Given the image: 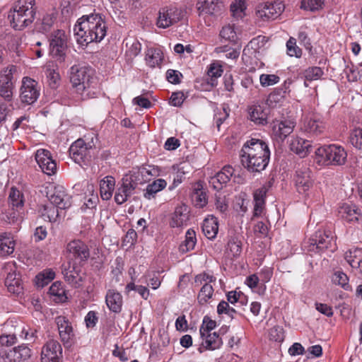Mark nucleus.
Masks as SVG:
<instances>
[{
    "label": "nucleus",
    "instance_id": "nucleus-38",
    "mask_svg": "<svg viewBox=\"0 0 362 362\" xmlns=\"http://www.w3.org/2000/svg\"><path fill=\"white\" fill-rule=\"evenodd\" d=\"M163 60V53L158 48L148 49L146 54V61L147 64L151 67H160Z\"/></svg>",
    "mask_w": 362,
    "mask_h": 362
},
{
    "label": "nucleus",
    "instance_id": "nucleus-10",
    "mask_svg": "<svg viewBox=\"0 0 362 362\" xmlns=\"http://www.w3.org/2000/svg\"><path fill=\"white\" fill-rule=\"evenodd\" d=\"M46 189V196L52 204L60 209H66L71 206V197L63 186L49 185Z\"/></svg>",
    "mask_w": 362,
    "mask_h": 362
},
{
    "label": "nucleus",
    "instance_id": "nucleus-12",
    "mask_svg": "<svg viewBox=\"0 0 362 362\" xmlns=\"http://www.w3.org/2000/svg\"><path fill=\"white\" fill-rule=\"evenodd\" d=\"M182 11L176 7H163L158 11L156 25L158 28H167L182 18Z\"/></svg>",
    "mask_w": 362,
    "mask_h": 362
},
{
    "label": "nucleus",
    "instance_id": "nucleus-39",
    "mask_svg": "<svg viewBox=\"0 0 362 362\" xmlns=\"http://www.w3.org/2000/svg\"><path fill=\"white\" fill-rule=\"evenodd\" d=\"M191 197L195 205L199 208L204 206L207 204L206 194L203 189V185L201 182H197L191 194Z\"/></svg>",
    "mask_w": 362,
    "mask_h": 362
},
{
    "label": "nucleus",
    "instance_id": "nucleus-21",
    "mask_svg": "<svg viewBox=\"0 0 362 362\" xmlns=\"http://www.w3.org/2000/svg\"><path fill=\"white\" fill-rule=\"evenodd\" d=\"M234 173V169L230 165L224 166L209 180V184L216 190L221 189L230 180Z\"/></svg>",
    "mask_w": 362,
    "mask_h": 362
},
{
    "label": "nucleus",
    "instance_id": "nucleus-64",
    "mask_svg": "<svg viewBox=\"0 0 362 362\" xmlns=\"http://www.w3.org/2000/svg\"><path fill=\"white\" fill-rule=\"evenodd\" d=\"M194 281L196 284H210L215 283L216 282V278L212 276L209 275L206 273H202L200 274H198L195 276Z\"/></svg>",
    "mask_w": 362,
    "mask_h": 362
},
{
    "label": "nucleus",
    "instance_id": "nucleus-5",
    "mask_svg": "<svg viewBox=\"0 0 362 362\" xmlns=\"http://www.w3.org/2000/svg\"><path fill=\"white\" fill-rule=\"evenodd\" d=\"M318 163L324 165H341L346 160L347 153L341 146L330 144L319 147L315 151Z\"/></svg>",
    "mask_w": 362,
    "mask_h": 362
},
{
    "label": "nucleus",
    "instance_id": "nucleus-49",
    "mask_svg": "<svg viewBox=\"0 0 362 362\" xmlns=\"http://www.w3.org/2000/svg\"><path fill=\"white\" fill-rule=\"evenodd\" d=\"M18 337L21 339L26 340L29 342H34L35 339H37V330L30 329V328H25V327H18Z\"/></svg>",
    "mask_w": 362,
    "mask_h": 362
},
{
    "label": "nucleus",
    "instance_id": "nucleus-35",
    "mask_svg": "<svg viewBox=\"0 0 362 362\" xmlns=\"http://www.w3.org/2000/svg\"><path fill=\"white\" fill-rule=\"evenodd\" d=\"M267 192V188L265 186L256 189L254 192V216H259L261 215L265 204V197Z\"/></svg>",
    "mask_w": 362,
    "mask_h": 362
},
{
    "label": "nucleus",
    "instance_id": "nucleus-8",
    "mask_svg": "<svg viewBox=\"0 0 362 362\" xmlns=\"http://www.w3.org/2000/svg\"><path fill=\"white\" fill-rule=\"evenodd\" d=\"M335 249V241L330 230H317L310 239L309 250L316 252Z\"/></svg>",
    "mask_w": 362,
    "mask_h": 362
},
{
    "label": "nucleus",
    "instance_id": "nucleus-53",
    "mask_svg": "<svg viewBox=\"0 0 362 362\" xmlns=\"http://www.w3.org/2000/svg\"><path fill=\"white\" fill-rule=\"evenodd\" d=\"M18 327L15 329L13 334H3L0 336V344L2 346H11L18 341Z\"/></svg>",
    "mask_w": 362,
    "mask_h": 362
},
{
    "label": "nucleus",
    "instance_id": "nucleus-62",
    "mask_svg": "<svg viewBox=\"0 0 362 362\" xmlns=\"http://www.w3.org/2000/svg\"><path fill=\"white\" fill-rule=\"evenodd\" d=\"M255 234L258 238H264L268 235L269 229L267 226L262 221H258L253 227Z\"/></svg>",
    "mask_w": 362,
    "mask_h": 362
},
{
    "label": "nucleus",
    "instance_id": "nucleus-51",
    "mask_svg": "<svg viewBox=\"0 0 362 362\" xmlns=\"http://www.w3.org/2000/svg\"><path fill=\"white\" fill-rule=\"evenodd\" d=\"M349 141L356 148L362 151V129L356 128L350 134Z\"/></svg>",
    "mask_w": 362,
    "mask_h": 362
},
{
    "label": "nucleus",
    "instance_id": "nucleus-56",
    "mask_svg": "<svg viewBox=\"0 0 362 362\" xmlns=\"http://www.w3.org/2000/svg\"><path fill=\"white\" fill-rule=\"evenodd\" d=\"M22 211L12 210V207L4 214L3 219L8 223H14L21 220Z\"/></svg>",
    "mask_w": 362,
    "mask_h": 362
},
{
    "label": "nucleus",
    "instance_id": "nucleus-50",
    "mask_svg": "<svg viewBox=\"0 0 362 362\" xmlns=\"http://www.w3.org/2000/svg\"><path fill=\"white\" fill-rule=\"evenodd\" d=\"M53 62H49L46 66V75L49 80V85L52 88H55L57 83L60 80L59 73L54 70Z\"/></svg>",
    "mask_w": 362,
    "mask_h": 362
},
{
    "label": "nucleus",
    "instance_id": "nucleus-3",
    "mask_svg": "<svg viewBox=\"0 0 362 362\" xmlns=\"http://www.w3.org/2000/svg\"><path fill=\"white\" fill-rule=\"evenodd\" d=\"M70 81L78 100L96 98L99 93L98 81L90 67L72 66L70 69Z\"/></svg>",
    "mask_w": 362,
    "mask_h": 362
},
{
    "label": "nucleus",
    "instance_id": "nucleus-59",
    "mask_svg": "<svg viewBox=\"0 0 362 362\" xmlns=\"http://www.w3.org/2000/svg\"><path fill=\"white\" fill-rule=\"evenodd\" d=\"M269 339L274 341L281 342L284 339V332L283 328L279 326H275L270 329L269 332Z\"/></svg>",
    "mask_w": 362,
    "mask_h": 362
},
{
    "label": "nucleus",
    "instance_id": "nucleus-4",
    "mask_svg": "<svg viewBox=\"0 0 362 362\" xmlns=\"http://www.w3.org/2000/svg\"><path fill=\"white\" fill-rule=\"evenodd\" d=\"M35 0H18L14 6L11 25L16 30H22L35 19L36 8Z\"/></svg>",
    "mask_w": 362,
    "mask_h": 362
},
{
    "label": "nucleus",
    "instance_id": "nucleus-22",
    "mask_svg": "<svg viewBox=\"0 0 362 362\" xmlns=\"http://www.w3.org/2000/svg\"><path fill=\"white\" fill-rule=\"evenodd\" d=\"M189 220V210L185 204L177 206L171 216L170 226L173 228H180L187 224Z\"/></svg>",
    "mask_w": 362,
    "mask_h": 362
},
{
    "label": "nucleus",
    "instance_id": "nucleus-9",
    "mask_svg": "<svg viewBox=\"0 0 362 362\" xmlns=\"http://www.w3.org/2000/svg\"><path fill=\"white\" fill-rule=\"evenodd\" d=\"M40 90L38 83L35 80L28 76L23 77L20 88L21 102L28 105H33L39 98Z\"/></svg>",
    "mask_w": 362,
    "mask_h": 362
},
{
    "label": "nucleus",
    "instance_id": "nucleus-26",
    "mask_svg": "<svg viewBox=\"0 0 362 362\" xmlns=\"http://www.w3.org/2000/svg\"><path fill=\"white\" fill-rule=\"evenodd\" d=\"M202 339V346L198 349L199 353H202L204 350L219 349L223 344L221 338L216 332H207Z\"/></svg>",
    "mask_w": 362,
    "mask_h": 362
},
{
    "label": "nucleus",
    "instance_id": "nucleus-17",
    "mask_svg": "<svg viewBox=\"0 0 362 362\" xmlns=\"http://www.w3.org/2000/svg\"><path fill=\"white\" fill-rule=\"evenodd\" d=\"M35 160L42 172L48 175L54 174L57 170V164L52 158L48 150L39 149L35 153Z\"/></svg>",
    "mask_w": 362,
    "mask_h": 362
},
{
    "label": "nucleus",
    "instance_id": "nucleus-34",
    "mask_svg": "<svg viewBox=\"0 0 362 362\" xmlns=\"http://www.w3.org/2000/svg\"><path fill=\"white\" fill-rule=\"evenodd\" d=\"M303 128L308 134L317 136L324 132L325 124L320 118L315 117L305 120Z\"/></svg>",
    "mask_w": 362,
    "mask_h": 362
},
{
    "label": "nucleus",
    "instance_id": "nucleus-63",
    "mask_svg": "<svg viewBox=\"0 0 362 362\" xmlns=\"http://www.w3.org/2000/svg\"><path fill=\"white\" fill-rule=\"evenodd\" d=\"M54 22V17L52 15H46L43 17L41 25L39 28L40 31L42 33H47L49 32Z\"/></svg>",
    "mask_w": 362,
    "mask_h": 362
},
{
    "label": "nucleus",
    "instance_id": "nucleus-36",
    "mask_svg": "<svg viewBox=\"0 0 362 362\" xmlns=\"http://www.w3.org/2000/svg\"><path fill=\"white\" fill-rule=\"evenodd\" d=\"M291 148L300 157H305L311 151L312 145L308 140L302 138H296L292 141Z\"/></svg>",
    "mask_w": 362,
    "mask_h": 362
},
{
    "label": "nucleus",
    "instance_id": "nucleus-13",
    "mask_svg": "<svg viewBox=\"0 0 362 362\" xmlns=\"http://www.w3.org/2000/svg\"><path fill=\"white\" fill-rule=\"evenodd\" d=\"M311 174L310 170L306 167H303L296 171L293 180L299 193H306L313 187V179Z\"/></svg>",
    "mask_w": 362,
    "mask_h": 362
},
{
    "label": "nucleus",
    "instance_id": "nucleus-43",
    "mask_svg": "<svg viewBox=\"0 0 362 362\" xmlns=\"http://www.w3.org/2000/svg\"><path fill=\"white\" fill-rule=\"evenodd\" d=\"M214 287L212 284H204L197 295V302L200 305H204L209 303V300L214 296Z\"/></svg>",
    "mask_w": 362,
    "mask_h": 362
},
{
    "label": "nucleus",
    "instance_id": "nucleus-42",
    "mask_svg": "<svg viewBox=\"0 0 362 362\" xmlns=\"http://www.w3.org/2000/svg\"><path fill=\"white\" fill-rule=\"evenodd\" d=\"M197 243V238L195 231L190 228L188 229L185 234V240L180 245L179 250L182 253H186L194 249Z\"/></svg>",
    "mask_w": 362,
    "mask_h": 362
},
{
    "label": "nucleus",
    "instance_id": "nucleus-40",
    "mask_svg": "<svg viewBox=\"0 0 362 362\" xmlns=\"http://www.w3.org/2000/svg\"><path fill=\"white\" fill-rule=\"evenodd\" d=\"M9 206L12 210L23 211L24 200L23 194L17 189L12 187L8 196Z\"/></svg>",
    "mask_w": 362,
    "mask_h": 362
},
{
    "label": "nucleus",
    "instance_id": "nucleus-60",
    "mask_svg": "<svg viewBox=\"0 0 362 362\" xmlns=\"http://www.w3.org/2000/svg\"><path fill=\"white\" fill-rule=\"evenodd\" d=\"M216 325V322L214 320H209L206 317L204 318L203 325L200 327L199 332L202 338H204L207 332H211Z\"/></svg>",
    "mask_w": 362,
    "mask_h": 362
},
{
    "label": "nucleus",
    "instance_id": "nucleus-14",
    "mask_svg": "<svg viewBox=\"0 0 362 362\" xmlns=\"http://www.w3.org/2000/svg\"><path fill=\"white\" fill-rule=\"evenodd\" d=\"M70 257L78 259L80 262H86L90 257V250L88 245L81 240L70 241L66 247Z\"/></svg>",
    "mask_w": 362,
    "mask_h": 362
},
{
    "label": "nucleus",
    "instance_id": "nucleus-11",
    "mask_svg": "<svg viewBox=\"0 0 362 362\" xmlns=\"http://www.w3.org/2000/svg\"><path fill=\"white\" fill-rule=\"evenodd\" d=\"M59 338L64 346H71L75 339V333L71 322L65 316L59 315L54 319Z\"/></svg>",
    "mask_w": 362,
    "mask_h": 362
},
{
    "label": "nucleus",
    "instance_id": "nucleus-2",
    "mask_svg": "<svg viewBox=\"0 0 362 362\" xmlns=\"http://www.w3.org/2000/svg\"><path fill=\"white\" fill-rule=\"evenodd\" d=\"M242 165L250 172L264 170L267 166L270 151L267 144L262 140L251 139L243 146L240 151Z\"/></svg>",
    "mask_w": 362,
    "mask_h": 362
},
{
    "label": "nucleus",
    "instance_id": "nucleus-37",
    "mask_svg": "<svg viewBox=\"0 0 362 362\" xmlns=\"http://www.w3.org/2000/svg\"><path fill=\"white\" fill-rule=\"evenodd\" d=\"M115 180L112 176H107L100 181V196L103 200H109L115 189Z\"/></svg>",
    "mask_w": 362,
    "mask_h": 362
},
{
    "label": "nucleus",
    "instance_id": "nucleus-1",
    "mask_svg": "<svg viewBox=\"0 0 362 362\" xmlns=\"http://www.w3.org/2000/svg\"><path fill=\"white\" fill-rule=\"evenodd\" d=\"M107 24L99 13L85 15L78 19L74 32L76 42L86 46L91 42H99L106 36Z\"/></svg>",
    "mask_w": 362,
    "mask_h": 362
},
{
    "label": "nucleus",
    "instance_id": "nucleus-25",
    "mask_svg": "<svg viewBox=\"0 0 362 362\" xmlns=\"http://www.w3.org/2000/svg\"><path fill=\"white\" fill-rule=\"evenodd\" d=\"M11 70L8 74L0 77V96L7 101H11L13 98V83L12 82Z\"/></svg>",
    "mask_w": 362,
    "mask_h": 362
},
{
    "label": "nucleus",
    "instance_id": "nucleus-52",
    "mask_svg": "<svg viewBox=\"0 0 362 362\" xmlns=\"http://www.w3.org/2000/svg\"><path fill=\"white\" fill-rule=\"evenodd\" d=\"M220 36L222 38L233 42H236L238 39L234 26L232 25L223 26L220 32Z\"/></svg>",
    "mask_w": 362,
    "mask_h": 362
},
{
    "label": "nucleus",
    "instance_id": "nucleus-44",
    "mask_svg": "<svg viewBox=\"0 0 362 362\" xmlns=\"http://www.w3.org/2000/svg\"><path fill=\"white\" fill-rule=\"evenodd\" d=\"M39 212L45 221L52 222L58 216V209L54 205H42Z\"/></svg>",
    "mask_w": 362,
    "mask_h": 362
},
{
    "label": "nucleus",
    "instance_id": "nucleus-7",
    "mask_svg": "<svg viewBox=\"0 0 362 362\" xmlns=\"http://www.w3.org/2000/svg\"><path fill=\"white\" fill-rule=\"evenodd\" d=\"M66 43L67 37L64 30H57L52 35L49 42L50 52L60 65H64Z\"/></svg>",
    "mask_w": 362,
    "mask_h": 362
},
{
    "label": "nucleus",
    "instance_id": "nucleus-48",
    "mask_svg": "<svg viewBox=\"0 0 362 362\" xmlns=\"http://www.w3.org/2000/svg\"><path fill=\"white\" fill-rule=\"evenodd\" d=\"M49 293L51 296H55L54 300L64 302L66 296H65V291L62 287V283L57 281L52 284L49 288Z\"/></svg>",
    "mask_w": 362,
    "mask_h": 362
},
{
    "label": "nucleus",
    "instance_id": "nucleus-6",
    "mask_svg": "<svg viewBox=\"0 0 362 362\" xmlns=\"http://www.w3.org/2000/svg\"><path fill=\"white\" fill-rule=\"evenodd\" d=\"M94 151L92 145L86 144L82 139L76 140L69 148L71 158L83 169L90 165L94 158Z\"/></svg>",
    "mask_w": 362,
    "mask_h": 362
},
{
    "label": "nucleus",
    "instance_id": "nucleus-15",
    "mask_svg": "<svg viewBox=\"0 0 362 362\" xmlns=\"http://www.w3.org/2000/svg\"><path fill=\"white\" fill-rule=\"evenodd\" d=\"M137 183L134 179V175H126L122 178V185L119 187L115 195V201L117 204L124 203L136 187Z\"/></svg>",
    "mask_w": 362,
    "mask_h": 362
},
{
    "label": "nucleus",
    "instance_id": "nucleus-41",
    "mask_svg": "<svg viewBox=\"0 0 362 362\" xmlns=\"http://www.w3.org/2000/svg\"><path fill=\"white\" fill-rule=\"evenodd\" d=\"M167 185V182L163 179H157L152 183L147 185L144 196L147 199H151L155 197L157 192L163 189Z\"/></svg>",
    "mask_w": 362,
    "mask_h": 362
},
{
    "label": "nucleus",
    "instance_id": "nucleus-30",
    "mask_svg": "<svg viewBox=\"0 0 362 362\" xmlns=\"http://www.w3.org/2000/svg\"><path fill=\"white\" fill-rule=\"evenodd\" d=\"M338 214L340 218L348 222L357 221L360 215L358 209L356 206L346 203L339 207Z\"/></svg>",
    "mask_w": 362,
    "mask_h": 362
},
{
    "label": "nucleus",
    "instance_id": "nucleus-23",
    "mask_svg": "<svg viewBox=\"0 0 362 362\" xmlns=\"http://www.w3.org/2000/svg\"><path fill=\"white\" fill-rule=\"evenodd\" d=\"M13 264H8L5 267L6 270H10L5 280V285L9 292L18 294L23 290L22 282L16 271H13Z\"/></svg>",
    "mask_w": 362,
    "mask_h": 362
},
{
    "label": "nucleus",
    "instance_id": "nucleus-18",
    "mask_svg": "<svg viewBox=\"0 0 362 362\" xmlns=\"http://www.w3.org/2000/svg\"><path fill=\"white\" fill-rule=\"evenodd\" d=\"M282 11L283 5L281 3H265L257 6L256 15L263 21H269L277 18Z\"/></svg>",
    "mask_w": 362,
    "mask_h": 362
},
{
    "label": "nucleus",
    "instance_id": "nucleus-24",
    "mask_svg": "<svg viewBox=\"0 0 362 362\" xmlns=\"http://www.w3.org/2000/svg\"><path fill=\"white\" fill-rule=\"evenodd\" d=\"M269 109L267 106L253 105L249 108V117L251 121L258 124H266L267 123Z\"/></svg>",
    "mask_w": 362,
    "mask_h": 362
},
{
    "label": "nucleus",
    "instance_id": "nucleus-61",
    "mask_svg": "<svg viewBox=\"0 0 362 362\" xmlns=\"http://www.w3.org/2000/svg\"><path fill=\"white\" fill-rule=\"evenodd\" d=\"M279 79V77L275 74H262L259 77L260 83L264 87L277 83Z\"/></svg>",
    "mask_w": 362,
    "mask_h": 362
},
{
    "label": "nucleus",
    "instance_id": "nucleus-55",
    "mask_svg": "<svg viewBox=\"0 0 362 362\" xmlns=\"http://www.w3.org/2000/svg\"><path fill=\"white\" fill-rule=\"evenodd\" d=\"M217 313L218 315L225 314L233 319L236 311L233 308L229 305L228 302L221 300L217 305Z\"/></svg>",
    "mask_w": 362,
    "mask_h": 362
},
{
    "label": "nucleus",
    "instance_id": "nucleus-54",
    "mask_svg": "<svg viewBox=\"0 0 362 362\" xmlns=\"http://www.w3.org/2000/svg\"><path fill=\"white\" fill-rule=\"evenodd\" d=\"M287 54L290 57L300 58L302 55V50L296 45V40L290 37L286 42Z\"/></svg>",
    "mask_w": 362,
    "mask_h": 362
},
{
    "label": "nucleus",
    "instance_id": "nucleus-33",
    "mask_svg": "<svg viewBox=\"0 0 362 362\" xmlns=\"http://www.w3.org/2000/svg\"><path fill=\"white\" fill-rule=\"evenodd\" d=\"M344 258L352 268L359 269L362 273V249L354 247L345 252Z\"/></svg>",
    "mask_w": 362,
    "mask_h": 362
},
{
    "label": "nucleus",
    "instance_id": "nucleus-28",
    "mask_svg": "<svg viewBox=\"0 0 362 362\" xmlns=\"http://www.w3.org/2000/svg\"><path fill=\"white\" fill-rule=\"evenodd\" d=\"M202 231L204 235L209 240H214L218 231V222L214 216H208L202 223Z\"/></svg>",
    "mask_w": 362,
    "mask_h": 362
},
{
    "label": "nucleus",
    "instance_id": "nucleus-46",
    "mask_svg": "<svg viewBox=\"0 0 362 362\" xmlns=\"http://www.w3.org/2000/svg\"><path fill=\"white\" fill-rule=\"evenodd\" d=\"M323 70L318 66H311L303 71L302 73L303 78L306 81H312L318 80L323 75Z\"/></svg>",
    "mask_w": 362,
    "mask_h": 362
},
{
    "label": "nucleus",
    "instance_id": "nucleus-31",
    "mask_svg": "<svg viewBox=\"0 0 362 362\" xmlns=\"http://www.w3.org/2000/svg\"><path fill=\"white\" fill-rule=\"evenodd\" d=\"M105 302L111 311L116 313L121 311L123 300L122 296L119 293L114 290H109L105 296Z\"/></svg>",
    "mask_w": 362,
    "mask_h": 362
},
{
    "label": "nucleus",
    "instance_id": "nucleus-58",
    "mask_svg": "<svg viewBox=\"0 0 362 362\" xmlns=\"http://www.w3.org/2000/svg\"><path fill=\"white\" fill-rule=\"evenodd\" d=\"M227 297V302L228 303H230L232 305H234L237 303H240L241 304L244 303V301L245 300V296L244 294L241 292H237L235 291H232L228 292L226 294Z\"/></svg>",
    "mask_w": 362,
    "mask_h": 362
},
{
    "label": "nucleus",
    "instance_id": "nucleus-32",
    "mask_svg": "<svg viewBox=\"0 0 362 362\" xmlns=\"http://www.w3.org/2000/svg\"><path fill=\"white\" fill-rule=\"evenodd\" d=\"M15 241L8 233H0V257H5L13 254Z\"/></svg>",
    "mask_w": 362,
    "mask_h": 362
},
{
    "label": "nucleus",
    "instance_id": "nucleus-45",
    "mask_svg": "<svg viewBox=\"0 0 362 362\" xmlns=\"http://www.w3.org/2000/svg\"><path fill=\"white\" fill-rule=\"evenodd\" d=\"M226 251L233 257H238L242 252V243L238 238L232 237L229 239Z\"/></svg>",
    "mask_w": 362,
    "mask_h": 362
},
{
    "label": "nucleus",
    "instance_id": "nucleus-20",
    "mask_svg": "<svg viewBox=\"0 0 362 362\" xmlns=\"http://www.w3.org/2000/svg\"><path fill=\"white\" fill-rule=\"evenodd\" d=\"M296 123L292 120H276L273 123V135L277 140L284 141L290 135L295 127Z\"/></svg>",
    "mask_w": 362,
    "mask_h": 362
},
{
    "label": "nucleus",
    "instance_id": "nucleus-27",
    "mask_svg": "<svg viewBox=\"0 0 362 362\" xmlns=\"http://www.w3.org/2000/svg\"><path fill=\"white\" fill-rule=\"evenodd\" d=\"M197 9L199 15H214L220 11L219 0H197Z\"/></svg>",
    "mask_w": 362,
    "mask_h": 362
},
{
    "label": "nucleus",
    "instance_id": "nucleus-57",
    "mask_svg": "<svg viewBox=\"0 0 362 362\" xmlns=\"http://www.w3.org/2000/svg\"><path fill=\"white\" fill-rule=\"evenodd\" d=\"M332 281L335 284L341 286L344 289H347L349 288V278L347 275L342 272H336L332 277Z\"/></svg>",
    "mask_w": 362,
    "mask_h": 362
},
{
    "label": "nucleus",
    "instance_id": "nucleus-19",
    "mask_svg": "<svg viewBox=\"0 0 362 362\" xmlns=\"http://www.w3.org/2000/svg\"><path fill=\"white\" fill-rule=\"evenodd\" d=\"M32 354L31 349L23 344L9 350L2 357L6 362H22L28 360Z\"/></svg>",
    "mask_w": 362,
    "mask_h": 362
},
{
    "label": "nucleus",
    "instance_id": "nucleus-47",
    "mask_svg": "<svg viewBox=\"0 0 362 362\" xmlns=\"http://www.w3.org/2000/svg\"><path fill=\"white\" fill-rule=\"evenodd\" d=\"M325 0H302L300 8L305 11H316L322 9Z\"/></svg>",
    "mask_w": 362,
    "mask_h": 362
},
{
    "label": "nucleus",
    "instance_id": "nucleus-29",
    "mask_svg": "<svg viewBox=\"0 0 362 362\" xmlns=\"http://www.w3.org/2000/svg\"><path fill=\"white\" fill-rule=\"evenodd\" d=\"M62 274L65 281L71 286L78 287L81 285V277L74 264L69 262L67 265H63Z\"/></svg>",
    "mask_w": 362,
    "mask_h": 362
},
{
    "label": "nucleus",
    "instance_id": "nucleus-16",
    "mask_svg": "<svg viewBox=\"0 0 362 362\" xmlns=\"http://www.w3.org/2000/svg\"><path fill=\"white\" fill-rule=\"evenodd\" d=\"M62 356V349L58 341L49 340L42 349V362H59Z\"/></svg>",
    "mask_w": 362,
    "mask_h": 362
}]
</instances>
